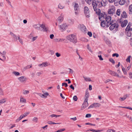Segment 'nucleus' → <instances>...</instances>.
I'll return each instance as SVG.
<instances>
[{"instance_id": "nucleus-62", "label": "nucleus", "mask_w": 132, "mask_h": 132, "mask_svg": "<svg viewBox=\"0 0 132 132\" xmlns=\"http://www.w3.org/2000/svg\"><path fill=\"white\" fill-rule=\"evenodd\" d=\"M70 87L71 88V89H72L73 90H74V88L73 86V85H71L70 86Z\"/></svg>"}, {"instance_id": "nucleus-43", "label": "nucleus", "mask_w": 132, "mask_h": 132, "mask_svg": "<svg viewBox=\"0 0 132 132\" xmlns=\"http://www.w3.org/2000/svg\"><path fill=\"white\" fill-rule=\"evenodd\" d=\"M18 39L19 40V42L20 43L22 44H23V42L22 41V40L19 37H18Z\"/></svg>"}, {"instance_id": "nucleus-10", "label": "nucleus", "mask_w": 132, "mask_h": 132, "mask_svg": "<svg viewBox=\"0 0 132 132\" xmlns=\"http://www.w3.org/2000/svg\"><path fill=\"white\" fill-rule=\"evenodd\" d=\"M68 27L67 25L65 23H64L60 26V29L62 31L65 30Z\"/></svg>"}, {"instance_id": "nucleus-48", "label": "nucleus", "mask_w": 132, "mask_h": 132, "mask_svg": "<svg viewBox=\"0 0 132 132\" xmlns=\"http://www.w3.org/2000/svg\"><path fill=\"white\" fill-rule=\"evenodd\" d=\"M73 100L75 101H76L77 100V96L76 95L74 96L73 97Z\"/></svg>"}, {"instance_id": "nucleus-24", "label": "nucleus", "mask_w": 132, "mask_h": 132, "mask_svg": "<svg viewBox=\"0 0 132 132\" xmlns=\"http://www.w3.org/2000/svg\"><path fill=\"white\" fill-rule=\"evenodd\" d=\"M20 102L21 103H26V100L23 98V97L21 96L20 98Z\"/></svg>"}, {"instance_id": "nucleus-32", "label": "nucleus", "mask_w": 132, "mask_h": 132, "mask_svg": "<svg viewBox=\"0 0 132 132\" xmlns=\"http://www.w3.org/2000/svg\"><path fill=\"white\" fill-rule=\"evenodd\" d=\"M6 100L5 98H3L0 100V105L4 103L5 102Z\"/></svg>"}, {"instance_id": "nucleus-7", "label": "nucleus", "mask_w": 132, "mask_h": 132, "mask_svg": "<svg viewBox=\"0 0 132 132\" xmlns=\"http://www.w3.org/2000/svg\"><path fill=\"white\" fill-rule=\"evenodd\" d=\"M88 99H85L84 103L81 106V109L82 110L88 106V105L87 102Z\"/></svg>"}, {"instance_id": "nucleus-52", "label": "nucleus", "mask_w": 132, "mask_h": 132, "mask_svg": "<svg viewBox=\"0 0 132 132\" xmlns=\"http://www.w3.org/2000/svg\"><path fill=\"white\" fill-rule=\"evenodd\" d=\"M88 35L90 37H91L92 36V34L90 32H88L87 33Z\"/></svg>"}, {"instance_id": "nucleus-5", "label": "nucleus", "mask_w": 132, "mask_h": 132, "mask_svg": "<svg viewBox=\"0 0 132 132\" xmlns=\"http://www.w3.org/2000/svg\"><path fill=\"white\" fill-rule=\"evenodd\" d=\"M79 28L80 30L83 33H85L87 31V29L86 27L83 24H80L79 26Z\"/></svg>"}, {"instance_id": "nucleus-50", "label": "nucleus", "mask_w": 132, "mask_h": 132, "mask_svg": "<svg viewBox=\"0 0 132 132\" xmlns=\"http://www.w3.org/2000/svg\"><path fill=\"white\" fill-rule=\"evenodd\" d=\"M65 86L66 87H67L68 86V85L67 84V83L65 82H64L62 83V86Z\"/></svg>"}, {"instance_id": "nucleus-15", "label": "nucleus", "mask_w": 132, "mask_h": 132, "mask_svg": "<svg viewBox=\"0 0 132 132\" xmlns=\"http://www.w3.org/2000/svg\"><path fill=\"white\" fill-rule=\"evenodd\" d=\"M48 65V63L46 62H43L42 64H39L38 65V66L40 67L41 68L43 67H46Z\"/></svg>"}, {"instance_id": "nucleus-21", "label": "nucleus", "mask_w": 132, "mask_h": 132, "mask_svg": "<svg viewBox=\"0 0 132 132\" xmlns=\"http://www.w3.org/2000/svg\"><path fill=\"white\" fill-rule=\"evenodd\" d=\"M111 16H108L106 18V22H109L111 21Z\"/></svg>"}, {"instance_id": "nucleus-26", "label": "nucleus", "mask_w": 132, "mask_h": 132, "mask_svg": "<svg viewBox=\"0 0 132 132\" xmlns=\"http://www.w3.org/2000/svg\"><path fill=\"white\" fill-rule=\"evenodd\" d=\"M129 14H132V4L129 6Z\"/></svg>"}, {"instance_id": "nucleus-14", "label": "nucleus", "mask_w": 132, "mask_h": 132, "mask_svg": "<svg viewBox=\"0 0 132 132\" xmlns=\"http://www.w3.org/2000/svg\"><path fill=\"white\" fill-rule=\"evenodd\" d=\"M40 24H35L33 25V27L35 29L39 30L40 27Z\"/></svg>"}, {"instance_id": "nucleus-6", "label": "nucleus", "mask_w": 132, "mask_h": 132, "mask_svg": "<svg viewBox=\"0 0 132 132\" xmlns=\"http://www.w3.org/2000/svg\"><path fill=\"white\" fill-rule=\"evenodd\" d=\"M119 25L117 23H112L109 27V29L111 30H112L114 29L116 30L118 27Z\"/></svg>"}, {"instance_id": "nucleus-1", "label": "nucleus", "mask_w": 132, "mask_h": 132, "mask_svg": "<svg viewBox=\"0 0 132 132\" xmlns=\"http://www.w3.org/2000/svg\"><path fill=\"white\" fill-rule=\"evenodd\" d=\"M92 4L94 11H96L98 8L102 6L101 2L98 1L93 0L92 1Z\"/></svg>"}, {"instance_id": "nucleus-2", "label": "nucleus", "mask_w": 132, "mask_h": 132, "mask_svg": "<svg viewBox=\"0 0 132 132\" xmlns=\"http://www.w3.org/2000/svg\"><path fill=\"white\" fill-rule=\"evenodd\" d=\"M116 9L115 6L113 5L111 6L108 10V13L111 15L115 14Z\"/></svg>"}, {"instance_id": "nucleus-53", "label": "nucleus", "mask_w": 132, "mask_h": 132, "mask_svg": "<svg viewBox=\"0 0 132 132\" xmlns=\"http://www.w3.org/2000/svg\"><path fill=\"white\" fill-rule=\"evenodd\" d=\"M86 125H89L91 126H95V124H93L92 123H85Z\"/></svg>"}, {"instance_id": "nucleus-17", "label": "nucleus", "mask_w": 132, "mask_h": 132, "mask_svg": "<svg viewBox=\"0 0 132 132\" xmlns=\"http://www.w3.org/2000/svg\"><path fill=\"white\" fill-rule=\"evenodd\" d=\"M102 6H106L108 3V2L106 0H102L101 1Z\"/></svg>"}, {"instance_id": "nucleus-27", "label": "nucleus", "mask_w": 132, "mask_h": 132, "mask_svg": "<svg viewBox=\"0 0 132 132\" xmlns=\"http://www.w3.org/2000/svg\"><path fill=\"white\" fill-rule=\"evenodd\" d=\"M122 71H123L124 74L125 75L127 74V70H126L125 68H124L123 66H122Z\"/></svg>"}, {"instance_id": "nucleus-22", "label": "nucleus", "mask_w": 132, "mask_h": 132, "mask_svg": "<svg viewBox=\"0 0 132 132\" xmlns=\"http://www.w3.org/2000/svg\"><path fill=\"white\" fill-rule=\"evenodd\" d=\"M106 22V26L107 27H109L110 25H111V24L113 23V20H111V21H110L109 22Z\"/></svg>"}, {"instance_id": "nucleus-3", "label": "nucleus", "mask_w": 132, "mask_h": 132, "mask_svg": "<svg viewBox=\"0 0 132 132\" xmlns=\"http://www.w3.org/2000/svg\"><path fill=\"white\" fill-rule=\"evenodd\" d=\"M68 40L73 43H76L77 42L76 36L73 35H69L68 37Z\"/></svg>"}, {"instance_id": "nucleus-31", "label": "nucleus", "mask_w": 132, "mask_h": 132, "mask_svg": "<svg viewBox=\"0 0 132 132\" xmlns=\"http://www.w3.org/2000/svg\"><path fill=\"white\" fill-rule=\"evenodd\" d=\"M105 22L104 21L101 22V26L103 27H104L105 26Z\"/></svg>"}, {"instance_id": "nucleus-54", "label": "nucleus", "mask_w": 132, "mask_h": 132, "mask_svg": "<svg viewBox=\"0 0 132 132\" xmlns=\"http://www.w3.org/2000/svg\"><path fill=\"white\" fill-rule=\"evenodd\" d=\"M18 37H17L15 35L13 37L14 39L16 40H17L18 39Z\"/></svg>"}, {"instance_id": "nucleus-39", "label": "nucleus", "mask_w": 132, "mask_h": 132, "mask_svg": "<svg viewBox=\"0 0 132 132\" xmlns=\"http://www.w3.org/2000/svg\"><path fill=\"white\" fill-rule=\"evenodd\" d=\"M6 53V52L5 51H4L2 53V54L1 55H2V56L4 58H5V55Z\"/></svg>"}, {"instance_id": "nucleus-42", "label": "nucleus", "mask_w": 132, "mask_h": 132, "mask_svg": "<svg viewBox=\"0 0 132 132\" xmlns=\"http://www.w3.org/2000/svg\"><path fill=\"white\" fill-rule=\"evenodd\" d=\"M65 130V129L64 128L60 130H59L57 131H55V132H61L63 131H64Z\"/></svg>"}, {"instance_id": "nucleus-45", "label": "nucleus", "mask_w": 132, "mask_h": 132, "mask_svg": "<svg viewBox=\"0 0 132 132\" xmlns=\"http://www.w3.org/2000/svg\"><path fill=\"white\" fill-rule=\"evenodd\" d=\"M32 121H38V118L36 117H34L32 119Z\"/></svg>"}, {"instance_id": "nucleus-25", "label": "nucleus", "mask_w": 132, "mask_h": 132, "mask_svg": "<svg viewBox=\"0 0 132 132\" xmlns=\"http://www.w3.org/2000/svg\"><path fill=\"white\" fill-rule=\"evenodd\" d=\"M94 108H97L100 106V104L98 103H95L93 104Z\"/></svg>"}, {"instance_id": "nucleus-30", "label": "nucleus", "mask_w": 132, "mask_h": 132, "mask_svg": "<svg viewBox=\"0 0 132 132\" xmlns=\"http://www.w3.org/2000/svg\"><path fill=\"white\" fill-rule=\"evenodd\" d=\"M121 10L120 9H118L117 10L116 14L118 16H120L121 13Z\"/></svg>"}, {"instance_id": "nucleus-18", "label": "nucleus", "mask_w": 132, "mask_h": 132, "mask_svg": "<svg viewBox=\"0 0 132 132\" xmlns=\"http://www.w3.org/2000/svg\"><path fill=\"white\" fill-rule=\"evenodd\" d=\"M121 16L122 17L125 18L127 17V14L126 12L125 11L123 12V13L121 15Z\"/></svg>"}, {"instance_id": "nucleus-40", "label": "nucleus", "mask_w": 132, "mask_h": 132, "mask_svg": "<svg viewBox=\"0 0 132 132\" xmlns=\"http://www.w3.org/2000/svg\"><path fill=\"white\" fill-rule=\"evenodd\" d=\"M119 107H120V108H125L127 109H129L130 110H132V108L130 107H125L119 106Z\"/></svg>"}, {"instance_id": "nucleus-61", "label": "nucleus", "mask_w": 132, "mask_h": 132, "mask_svg": "<svg viewBox=\"0 0 132 132\" xmlns=\"http://www.w3.org/2000/svg\"><path fill=\"white\" fill-rule=\"evenodd\" d=\"M37 37H33L32 39V41H33L34 40H35L36 39Z\"/></svg>"}, {"instance_id": "nucleus-56", "label": "nucleus", "mask_w": 132, "mask_h": 132, "mask_svg": "<svg viewBox=\"0 0 132 132\" xmlns=\"http://www.w3.org/2000/svg\"><path fill=\"white\" fill-rule=\"evenodd\" d=\"M54 37V36L53 34H51L50 36V38L51 39H53Z\"/></svg>"}, {"instance_id": "nucleus-64", "label": "nucleus", "mask_w": 132, "mask_h": 132, "mask_svg": "<svg viewBox=\"0 0 132 132\" xmlns=\"http://www.w3.org/2000/svg\"><path fill=\"white\" fill-rule=\"evenodd\" d=\"M129 78L130 79H132V73H130L129 74Z\"/></svg>"}, {"instance_id": "nucleus-29", "label": "nucleus", "mask_w": 132, "mask_h": 132, "mask_svg": "<svg viewBox=\"0 0 132 132\" xmlns=\"http://www.w3.org/2000/svg\"><path fill=\"white\" fill-rule=\"evenodd\" d=\"M89 93L88 91H86L85 95V97L86 98L85 99H88V98L89 97Z\"/></svg>"}, {"instance_id": "nucleus-36", "label": "nucleus", "mask_w": 132, "mask_h": 132, "mask_svg": "<svg viewBox=\"0 0 132 132\" xmlns=\"http://www.w3.org/2000/svg\"><path fill=\"white\" fill-rule=\"evenodd\" d=\"M131 57V56H128V57L126 59V61L127 62L130 63V59Z\"/></svg>"}, {"instance_id": "nucleus-35", "label": "nucleus", "mask_w": 132, "mask_h": 132, "mask_svg": "<svg viewBox=\"0 0 132 132\" xmlns=\"http://www.w3.org/2000/svg\"><path fill=\"white\" fill-rule=\"evenodd\" d=\"M12 73L16 76H19L20 75L19 72H17L13 71L12 72Z\"/></svg>"}, {"instance_id": "nucleus-19", "label": "nucleus", "mask_w": 132, "mask_h": 132, "mask_svg": "<svg viewBox=\"0 0 132 132\" xmlns=\"http://www.w3.org/2000/svg\"><path fill=\"white\" fill-rule=\"evenodd\" d=\"M57 20L61 22L63 21V15L62 14H61L60 16L58 18Z\"/></svg>"}, {"instance_id": "nucleus-55", "label": "nucleus", "mask_w": 132, "mask_h": 132, "mask_svg": "<svg viewBox=\"0 0 132 132\" xmlns=\"http://www.w3.org/2000/svg\"><path fill=\"white\" fill-rule=\"evenodd\" d=\"M98 57H99V60H103V59L102 57V56L101 55H99L98 56Z\"/></svg>"}, {"instance_id": "nucleus-49", "label": "nucleus", "mask_w": 132, "mask_h": 132, "mask_svg": "<svg viewBox=\"0 0 132 132\" xmlns=\"http://www.w3.org/2000/svg\"><path fill=\"white\" fill-rule=\"evenodd\" d=\"M49 52H50V53L52 55L54 54V52L52 50H49Z\"/></svg>"}, {"instance_id": "nucleus-20", "label": "nucleus", "mask_w": 132, "mask_h": 132, "mask_svg": "<svg viewBox=\"0 0 132 132\" xmlns=\"http://www.w3.org/2000/svg\"><path fill=\"white\" fill-rule=\"evenodd\" d=\"M75 11H79V5L77 3H75Z\"/></svg>"}, {"instance_id": "nucleus-23", "label": "nucleus", "mask_w": 132, "mask_h": 132, "mask_svg": "<svg viewBox=\"0 0 132 132\" xmlns=\"http://www.w3.org/2000/svg\"><path fill=\"white\" fill-rule=\"evenodd\" d=\"M126 2L125 0H120L119 4L121 5H123Z\"/></svg>"}, {"instance_id": "nucleus-4", "label": "nucleus", "mask_w": 132, "mask_h": 132, "mask_svg": "<svg viewBox=\"0 0 132 132\" xmlns=\"http://www.w3.org/2000/svg\"><path fill=\"white\" fill-rule=\"evenodd\" d=\"M84 12L86 17L87 18H89L90 17V14H89V11L88 7L87 6H85L84 8Z\"/></svg>"}, {"instance_id": "nucleus-63", "label": "nucleus", "mask_w": 132, "mask_h": 132, "mask_svg": "<svg viewBox=\"0 0 132 132\" xmlns=\"http://www.w3.org/2000/svg\"><path fill=\"white\" fill-rule=\"evenodd\" d=\"M127 96H128L126 94V95H124L123 96V98L125 100L126 98L127 97Z\"/></svg>"}, {"instance_id": "nucleus-33", "label": "nucleus", "mask_w": 132, "mask_h": 132, "mask_svg": "<svg viewBox=\"0 0 132 132\" xmlns=\"http://www.w3.org/2000/svg\"><path fill=\"white\" fill-rule=\"evenodd\" d=\"M58 7L60 9H63L64 7V6H63L60 4H59Z\"/></svg>"}, {"instance_id": "nucleus-11", "label": "nucleus", "mask_w": 132, "mask_h": 132, "mask_svg": "<svg viewBox=\"0 0 132 132\" xmlns=\"http://www.w3.org/2000/svg\"><path fill=\"white\" fill-rule=\"evenodd\" d=\"M111 75L115 76H117L118 77L120 78L121 77L117 74V73L114 71L111 70H109L108 72Z\"/></svg>"}, {"instance_id": "nucleus-12", "label": "nucleus", "mask_w": 132, "mask_h": 132, "mask_svg": "<svg viewBox=\"0 0 132 132\" xmlns=\"http://www.w3.org/2000/svg\"><path fill=\"white\" fill-rule=\"evenodd\" d=\"M131 24V23L130 22H129L128 23V25L125 29V30L126 31H132V28H130Z\"/></svg>"}, {"instance_id": "nucleus-46", "label": "nucleus", "mask_w": 132, "mask_h": 132, "mask_svg": "<svg viewBox=\"0 0 132 132\" xmlns=\"http://www.w3.org/2000/svg\"><path fill=\"white\" fill-rule=\"evenodd\" d=\"M112 56L113 57H114L115 56H116V57H117L119 56V55L118 54L115 53H114V54H112Z\"/></svg>"}, {"instance_id": "nucleus-28", "label": "nucleus", "mask_w": 132, "mask_h": 132, "mask_svg": "<svg viewBox=\"0 0 132 132\" xmlns=\"http://www.w3.org/2000/svg\"><path fill=\"white\" fill-rule=\"evenodd\" d=\"M83 78L84 80L86 81H91L90 78H87L84 76H83Z\"/></svg>"}, {"instance_id": "nucleus-60", "label": "nucleus", "mask_w": 132, "mask_h": 132, "mask_svg": "<svg viewBox=\"0 0 132 132\" xmlns=\"http://www.w3.org/2000/svg\"><path fill=\"white\" fill-rule=\"evenodd\" d=\"M94 108L93 104L90 105L88 108V109Z\"/></svg>"}, {"instance_id": "nucleus-59", "label": "nucleus", "mask_w": 132, "mask_h": 132, "mask_svg": "<svg viewBox=\"0 0 132 132\" xmlns=\"http://www.w3.org/2000/svg\"><path fill=\"white\" fill-rule=\"evenodd\" d=\"M119 100L121 101H124L125 100V99H124L123 98V97H121L119 98Z\"/></svg>"}, {"instance_id": "nucleus-41", "label": "nucleus", "mask_w": 132, "mask_h": 132, "mask_svg": "<svg viewBox=\"0 0 132 132\" xmlns=\"http://www.w3.org/2000/svg\"><path fill=\"white\" fill-rule=\"evenodd\" d=\"M29 91L27 90H23V93L24 94H28L29 93Z\"/></svg>"}, {"instance_id": "nucleus-38", "label": "nucleus", "mask_w": 132, "mask_h": 132, "mask_svg": "<svg viewBox=\"0 0 132 132\" xmlns=\"http://www.w3.org/2000/svg\"><path fill=\"white\" fill-rule=\"evenodd\" d=\"M87 48L90 52H92V51L91 50L90 48V47L89 45V44H87Z\"/></svg>"}, {"instance_id": "nucleus-8", "label": "nucleus", "mask_w": 132, "mask_h": 132, "mask_svg": "<svg viewBox=\"0 0 132 132\" xmlns=\"http://www.w3.org/2000/svg\"><path fill=\"white\" fill-rule=\"evenodd\" d=\"M39 30L47 32L48 30V28L44 24H41Z\"/></svg>"}, {"instance_id": "nucleus-9", "label": "nucleus", "mask_w": 132, "mask_h": 132, "mask_svg": "<svg viewBox=\"0 0 132 132\" xmlns=\"http://www.w3.org/2000/svg\"><path fill=\"white\" fill-rule=\"evenodd\" d=\"M30 113L29 112L25 113L24 114L21 116L18 119H17L16 120V122H18L23 117L27 116Z\"/></svg>"}, {"instance_id": "nucleus-34", "label": "nucleus", "mask_w": 132, "mask_h": 132, "mask_svg": "<svg viewBox=\"0 0 132 132\" xmlns=\"http://www.w3.org/2000/svg\"><path fill=\"white\" fill-rule=\"evenodd\" d=\"M92 0H85L86 2L89 5H90L92 3Z\"/></svg>"}, {"instance_id": "nucleus-16", "label": "nucleus", "mask_w": 132, "mask_h": 132, "mask_svg": "<svg viewBox=\"0 0 132 132\" xmlns=\"http://www.w3.org/2000/svg\"><path fill=\"white\" fill-rule=\"evenodd\" d=\"M128 23V21L127 20H125L123 22H121V26L122 27H125Z\"/></svg>"}, {"instance_id": "nucleus-51", "label": "nucleus", "mask_w": 132, "mask_h": 132, "mask_svg": "<svg viewBox=\"0 0 132 132\" xmlns=\"http://www.w3.org/2000/svg\"><path fill=\"white\" fill-rule=\"evenodd\" d=\"M91 115L90 114H87L85 116L86 117V118H90L91 117Z\"/></svg>"}, {"instance_id": "nucleus-58", "label": "nucleus", "mask_w": 132, "mask_h": 132, "mask_svg": "<svg viewBox=\"0 0 132 132\" xmlns=\"http://www.w3.org/2000/svg\"><path fill=\"white\" fill-rule=\"evenodd\" d=\"M55 54H56V56L57 57H59L61 55V54H60L59 53H56Z\"/></svg>"}, {"instance_id": "nucleus-44", "label": "nucleus", "mask_w": 132, "mask_h": 132, "mask_svg": "<svg viewBox=\"0 0 132 132\" xmlns=\"http://www.w3.org/2000/svg\"><path fill=\"white\" fill-rule=\"evenodd\" d=\"M109 61L111 62H112V63H113V64H114L115 63V61H114V60L112 58H110L109 59Z\"/></svg>"}, {"instance_id": "nucleus-37", "label": "nucleus", "mask_w": 132, "mask_h": 132, "mask_svg": "<svg viewBox=\"0 0 132 132\" xmlns=\"http://www.w3.org/2000/svg\"><path fill=\"white\" fill-rule=\"evenodd\" d=\"M1 85L0 84V87L1 86ZM3 95V92L2 89L0 87V95Z\"/></svg>"}, {"instance_id": "nucleus-57", "label": "nucleus", "mask_w": 132, "mask_h": 132, "mask_svg": "<svg viewBox=\"0 0 132 132\" xmlns=\"http://www.w3.org/2000/svg\"><path fill=\"white\" fill-rule=\"evenodd\" d=\"M42 71L37 72L36 73V75L37 76H39L42 73Z\"/></svg>"}, {"instance_id": "nucleus-13", "label": "nucleus", "mask_w": 132, "mask_h": 132, "mask_svg": "<svg viewBox=\"0 0 132 132\" xmlns=\"http://www.w3.org/2000/svg\"><path fill=\"white\" fill-rule=\"evenodd\" d=\"M18 79L21 82H23L26 81L27 78L24 76H22L18 78Z\"/></svg>"}, {"instance_id": "nucleus-47", "label": "nucleus", "mask_w": 132, "mask_h": 132, "mask_svg": "<svg viewBox=\"0 0 132 132\" xmlns=\"http://www.w3.org/2000/svg\"><path fill=\"white\" fill-rule=\"evenodd\" d=\"M107 132H115L114 130L111 129H109L107 131Z\"/></svg>"}]
</instances>
